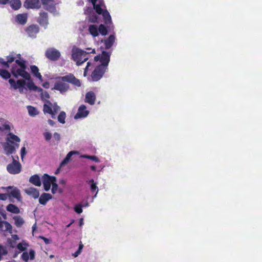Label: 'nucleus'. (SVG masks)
<instances>
[{"instance_id":"nucleus-12","label":"nucleus","mask_w":262,"mask_h":262,"mask_svg":"<svg viewBox=\"0 0 262 262\" xmlns=\"http://www.w3.org/2000/svg\"><path fill=\"white\" fill-rule=\"evenodd\" d=\"M43 8L49 12H54L56 10V3L54 0H41Z\"/></svg>"},{"instance_id":"nucleus-63","label":"nucleus","mask_w":262,"mask_h":262,"mask_svg":"<svg viewBox=\"0 0 262 262\" xmlns=\"http://www.w3.org/2000/svg\"><path fill=\"white\" fill-rule=\"evenodd\" d=\"M81 252L77 250L74 254L73 255L74 256V257H77L80 253Z\"/></svg>"},{"instance_id":"nucleus-16","label":"nucleus","mask_w":262,"mask_h":262,"mask_svg":"<svg viewBox=\"0 0 262 262\" xmlns=\"http://www.w3.org/2000/svg\"><path fill=\"white\" fill-rule=\"evenodd\" d=\"M8 191H9V189H12L8 194L9 196H12L13 198L16 199L18 201H20L21 200V194L20 192V190L16 187L13 188L12 186H8L6 188Z\"/></svg>"},{"instance_id":"nucleus-57","label":"nucleus","mask_w":262,"mask_h":262,"mask_svg":"<svg viewBox=\"0 0 262 262\" xmlns=\"http://www.w3.org/2000/svg\"><path fill=\"white\" fill-rule=\"evenodd\" d=\"M10 0H0V4L6 5L7 4H9Z\"/></svg>"},{"instance_id":"nucleus-29","label":"nucleus","mask_w":262,"mask_h":262,"mask_svg":"<svg viewBox=\"0 0 262 262\" xmlns=\"http://www.w3.org/2000/svg\"><path fill=\"white\" fill-rule=\"evenodd\" d=\"M28 81H29L27 82V83H26V85L30 90H33L37 92H42L43 91L41 88L35 85L34 83L31 81V79Z\"/></svg>"},{"instance_id":"nucleus-33","label":"nucleus","mask_w":262,"mask_h":262,"mask_svg":"<svg viewBox=\"0 0 262 262\" xmlns=\"http://www.w3.org/2000/svg\"><path fill=\"white\" fill-rule=\"evenodd\" d=\"M30 70L31 73L34 75V76L37 78L40 79L42 78L41 74L39 72V69L38 67L35 65L30 66Z\"/></svg>"},{"instance_id":"nucleus-43","label":"nucleus","mask_w":262,"mask_h":262,"mask_svg":"<svg viewBox=\"0 0 262 262\" xmlns=\"http://www.w3.org/2000/svg\"><path fill=\"white\" fill-rule=\"evenodd\" d=\"M83 207V205L82 204H77L76 205H75V206L74 207V211L78 213V214H80L82 212V208Z\"/></svg>"},{"instance_id":"nucleus-8","label":"nucleus","mask_w":262,"mask_h":262,"mask_svg":"<svg viewBox=\"0 0 262 262\" xmlns=\"http://www.w3.org/2000/svg\"><path fill=\"white\" fill-rule=\"evenodd\" d=\"M60 52L53 48L48 49L45 53L46 57L51 61H57L60 58Z\"/></svg>"},{"instance_id":"nucleus-1","label":"nucleus","mask_w":262,"mask_h":262,"mask_svg":"<svg viewBox=\"0 0 262 262\" xmlns=\"http://www.w3.org/2000/svg\"><path fill=\"white\" fill-rule=\"evenodd\" d=\"M66 82L78 87L81 86L80 81L76 78L74 74L70 73L64 76L58 77L52 89L58 91L60 93L67 92L70 89V85Z\"/></svg>"},{"instance_id":"nucleus-55","label":"nucleus","mask_w":262,"mask_h":262,"mask_svg":"<svg viewBox=\"0 0 262 262\" xmlns=\"http://www.w3.org/2000/svg\"><path fill=\"white\" fill-rule=\"evenodd\" d=\"M42 86L46 89H49L50 86V83L48 81H46L42 83Z\"/></svg>"},{"instance_id":"nucleus-26","label":"nucleus","mask_w":262,"mask_h":262,"mask_svg":"<svg viewBox=\"0 0 262 262\" xmlns=\"http://www.w3.org/2000/svg\"><path fill=\"white\" fill-rule=\"evenodd\" d=\"M29 182L36 186H40L41 185L40 178L37 174L32 176L29 179Z\"/></svg>"},{"instance_id":"nucleus-21","label":"nucleus","mask_w":262,"mask_h":262,"mask_svg":"<svg viewBox=\"0 0 262 262\" xmlns=\"http://www.w3.org/2000/svg\"><path fill=\"white\" fill-rule=\"evenodd\" d=\"M52 195L48 193H43L39 198V202L40 204L45 205L47 202L52 199Z\"/></svg>"},{"instance_id":"nucleus-38","label":"nucleus","mask_w":262,"mask_h":262,"mask_svg":"<svg viewBox=\"0 0 262 262\" xmlns=\"http://www.w3.org/2000/svg\"><path fill=\"white\" fill-rule=\"evenodd\" d=\"M66 117V113L63 111H61L58 116V121L62 124H64L65 123V119Z\"/></svg>"},{"instance_id":"nucleus-6","label":"nucleus","mask_w":262,"mask_h":262,"mask_svg":"<svg viewBox=\"0 0 262 262\" xmlns=\"http://www.w3.org/2000/svg\"><path fill=\"white\" fill-rule=\"evenodd\" d=\"M12 158H13V162L7 165V170L10 174H18L21 171V165L18 161L14 159L13 156H12Z\"/></svg>"},{"instance_id":"nucleus-49","label":"nucleus","mask_w":262,"mask_h":262,"mask_svg":"<svg viewBox=\"0 0 262 262\" xmlns=\"http://www.w3.org/2000/svg\"><path fill=\"white\" fill-rule=\"evenodd\" d=\"M0 253L3 255H6L7 253V251L5 247L0 245Z\"/></svg>"},{"instance_id":"nucleus-47","label":"nucleus","mask_w":262,"mask_h":262,"mask_svg":"<svg viewBox=\"0 0 262 262\" xmlns=\"http://www.w3.org/2000/svg\"><path fill=\"white\" fill-rule=\"evenodd\" d=\"M0 130H2V131H3V130H10V126L8 124H4L2 126H0Z\"/></svg>"},{"instance_id":"nucleus-31","label":"nucleus","mask_w":262,"mask_h":262,"mask_svg":"<svg viewBox=\"0 0 262 262\" xmlns=\"http://www.w3.org/2000/svg\"><path fill=\"white\" fill-rule=\"evenodd\" d=\"M6 209L8 211L13 213L17 214L20 212V210L19 208L16 205L12 204H10L8 205H7L6 207Z\"/></svg>"},{"instance_id":"nucleus-20","label":"nucleus","mask_w":262,"mask_h":262,"mask_svg":"<svg viewBox=\"0 0 262 262\" xmlns=\"http://www.w3.org/2000/svg\"><path fill=\"white\" fill-rule=\"evenodd\" d=\"M29 257L31 260L35 258V251L33 250H30L29 254L27 252H24L21 256V259L26 262L28 261Z\"/></svg>"},{"instance_id":"nucleus-39","label":"nucleus","mask_w":262,"mask_h":262,"mask_svg":"<svg viewBox=\"0 0 262 262\" xmlns=\"http://www.w3.org/2000/svg\"><path fill=\"white\" fill-rule=\"evenodd\" d=\"M7 138H9V139L13 142L14 141H15L16 143H19L20 141V140L18 136L11 133L8 134Z\"/></svg>"},{"instance_id":"nucleus-30","label":"nucleus","mask_w":262,"mask_h":262,"mask_svg":"<svg viewBox=\"0 0 262 262\" xmlns=\"http://www.w3.org/2000/svg\"><path fill=\"white\" fill-rule=\"evenodd\" d=\"M14 221V224L17 227H21L24 224V219L20 215H15L13 217Z\"/></svg>"},{"instance_id":"nucleus-24","label":"nucleus","mask_w":262,"mask_h":262,"mask_svg":"<svg viewBox=\"0 0 262 262\" xmlns=\"http://www.w3.org/2000/svg\"><path fill=\"white\" fill-rule=\"evenodd\" d=\"M115 40V37L114 35H111L108 38L104 39V43L105 49L107 50L111 48L113 45Z\"/></svg>"},{"instance_id":"nucleus-34","label":"nucleus","mask_w":262,"mask_h":262,"mask_svg":"<svg viewBox=\"0 0 262 262\" xmlns=\"http://www.w3.org/2000/svg\"><path fill=\"white\" fill-rule=\"evenodd\" d=\"M27 109L30 116H35L39 114L38 111L36 107L29 105L27 106Z\"/></svg>"},{"instance_id":"nucleus-22","label":"nucleus","mask_w":262,"mask_h":262,"mask_svg":"<svg viewBox=\"0 0 262 262\" xmlns=\"http://www.w3.org/2000/svg\"><path fill=\"white\" fill-rule=\"evenodd\" d=\"M16 21L17 23L24 25L27 23L28 15L26 13L17 14L15 17Z\"/></svg>"},{"instance_id":"nucleus-13","label":"nucleus","mask_w":262,"mask_h":262,"mask_svg":"<svg viewBox=\"0 0 262 262\" xmlns=\"http://www.w3.org/2000/svg\"><path fill=\"white\" fill-rule=\"evenodd\" d=\"M24 7L27 9H39L41 5L39 0H25L24 3Z\"/></svg>"},{"instance_id":"nucleus-27","label":"nucleus","mask_w":262,"mask_h":262,"mask_svg":"<svg viewBox=\"0 0 262 262\" xmlns=\"http://www.w3.org/2000/svg\"><path fill=\"white\" fill-rule=\"evenodd\" d=\"M52 105V103L48 100H46V103L43 105V111L45 114H49L52 116L53 113L52 108L51 106Z\"/></svg>"},{"instance_id":"nucleus-19","label":"nucleus","mask_w":262,"mask_h":262,"mask_svg":"<svg viewBox=\"0 0 262 262\" xmlns=\"http://www.w3.org/2000/svg\"><path fill=\"white\" fill-rule=\"evenodd\" d=\"M85 14H89V16L88 17V21L92 23H95L97 22L98 20V16L93 11V10L91 8H88L86 10L85 12Z\"/></svg>"},{"instance_id":"nucleus-7","label":"nucleus","mask_w":262,"mask_h":262,"mask_svg":"<svg viewBox=\"0 0 262 262\" xmlns=\"http://www.w3.org/2000/svg\"><path fill=\"white\" fill-rule=\"evenodd\" d=\"M106 70L101 66H96L91 75L92 81H97L100 80L103 77Z\"/></svg>"},{"instance_id":"nucleus-46","label":"nucleus","mask_w":262,"mask_h":262,"mask_svg":"<svg viewBox=\"0 0 262 262\" xmlns=\"http://www.w3.org/2000/svg\"><path fill=\"white\" fill-rule=\"evenodd\" d=\"M41 98L43 99H49L50 98V95L48 93V92L47 91H45L44 92H43V91L42 92H41Z\"/></svg>"},{"instance_id":"nucleus-28","label":"nucleus","mask_w":262,"mask_h":262,"mask_svg":"<svg viewBox=\"0 0 262 262\" xmlns=\"http://www.w3.org/2000/svg\"><path fill=\"white\" fill-rule=\"evenodd\" d=\"M9 4L13 10H17L21 7L20 0H10Z\"/></svg>"},{"instance_id":"nucleus-14","label":"nucleus","mask_w":262,"mask_h":262,"mask_svg":"<svg viewBox=\"0 0 262 262\" xmlns=\"http://www.w3.org/2000/svg\"><path fill=\"white\" fill-rule=\"evenodd\" d=\"M25 31L30 37L35 38L39 32V28L37 25H31L27 27Z\"/></svg>"},{"instance_id":"nucleus-41","label":"nucleus","mask_w":262,"mask_h":262,"mask_svg":"<svg viewBox=\"0 0 262 262\" xmlns=\"http://www.w3.org/2000/svg\"><path fill=\"white\" fill-rule=\"evenodd\" d=\"M82 157L91 160L92 161H95V162H99L100 161L98 158L95 156H90V155H84L82 156Z\"/></svg>"},{"instance_id":"nucleus-52","label":"nucleus","mask_w":262,"mask_h":262,"mask_svg":"<svg viewBox=\"0 0 262 262\" xmlns=\"http://www.w3.org/2000/svg\"><path fill=\"white\" fill-rule=\"evenodd\" d=\"M70 160H69V158H66L63 159V160L61 162L60 166L62 167L67 164L69 162Z\"/></svg>"},{"instance_id":"nucleus-25","label":"nucleus","mask_w":262,"mask_h":262,"mask_svg":"<svg viewBox=\"0 0 262 262\" xmlns=\"http://www.w3.org/2000/svg\"><path fill=\"white\" fill-rule=\"evenodd\" d=\"M25 192L29 195H31L33 198L37 199L39 196V191L35 188L30 187L26 189Z\"/></svg>"},{"instance_id":"nucleus-35","label":"nucleus","mask_w":262,"mask_h":262,"mask_svg":"<svg viewBox=\"0 0 262 262\" xmlns=\"http://www.w3.org/2000/svg\"><path fill=\"white\" fill-rule=\"evenodd\" d=\"M89 183L91 184L90 189H91V191L92 192L96 191V194L94 196V197H95L96 196L97 193L98 192V190H99L97 186V183L94 182V181L93 179H91L89 181Z\"/></svg>"},{"instance_id":"nucleus-59","label":"nucleus","mask_w":262,"mask_h":262,"mask_svg":"<svg viewBox=\"0 0 262 262\" xmlns=\"http://www.w3.org/2000/svg\"><path fill=\"white\" fill-rule=\"evenodd\" d=\"M4 221H0V230L4 231Z\"/></svg>"},{"instance_id":"nucleus-11","label":"nucleus","mask_w":262,"mask_h":262,"mask_svg":"<svg viewBox=\"0 0 262 262\" xmlns=\"http://www.w3.org/2000/svg\"><path fill=\"white\" fill-rule=\"evenodd\" d=\"M15 146H18V144L17 143L15 144L9 138H7V142L4 143L3 146L6 154H12L15 150Z\"/></svg>"},{"instance_id":"nucleus-18","label":"nucleus","mask_w":262,"mask_h":262,"mask_svg":"<svg viewBox=\"0 0 262 262\" xmlns=\"http://www.w3.org/2000/svg\"><path fill=\"white\" fill-rule=\"evenodd\" d=\"M86 107L84 105H81L78 108L77 113L74 117L75 119H78L86 117L89 114V112L86 110Z\"/></svg>"},{"instance_id":"nucleus-4","label":"nucleus","mask_w":262,"mask_h":262,"mask_svg":"<svg viewBox=\"0 0 262 262\" xmlns=\"http://www.w3.org/2000/svg\"><path fill=\"white\" fill-rule=\"evenodd\" d=\"M101 5L102 3L99 2V4L93 6V7L97 14L102 15L104 19V23L107 26V28H110V26L108 25H110L112 24L111 16L107 10L103 9L101 8Z\"/></svg>"},{"instance_id":"nucleus-32","label":"nucleus","mask_w":262,"mask_h":262,"mask_svg":"<svg viewBox=\"0 0 262 262\" xmlns=\"http://www.w3.org/2000/svg\"><path fill=\"white\" fill-rule=\"evenodd\" d=\"M89 31L93 37H96L99 35L98 28L96 25H90L89 27Z\"/></svg>"},{"instance_id":"nucleus-23","label":"nucleus","mask_w":262,"mask_h":262,"mask_svg":"<svg viewBox=\"0 0 262 262\" xmlns=\"http://www.w3.org/2000/svg\"><path fill=\"white\" fill-rule=\"evenodd\" d=\"M96 100V96L95 93L92 91L88 92L85 95V101L91 105H93L95 103Z\"/></svg>"},{"instance_id":"nucleus-62","label":"nucleus","mask_w":262,"mask_h":262,"mask_svg":"<svg viewBox=\"0 0 262 262\" xmlns=\"http://www.w3.org/2000/svg\"><path fill=\"white\" fill-rule=\"evenodd\" d=\"M91 169L94 171H96V167L95 165H92L90 167Z\"/></svg>"},{"instance_id":"nucleus-45","label":"nucleus","mask_w":262,"mask_h":262,"mask_svg":"<svg viewBox=\"0 0 262 262\" xmlns=\"http://www.w3.org/2000/svg\"><path fill=\"white\" fill-rule=\"evenodd\" d=\"M43 135L46 141H49L52 138V134L49 132H45Z\"/></svg>"},{"instance_id":"nucleus-53","label":"nucleus","mask_w":262,"mask_h":262,"mask_svg":"<svg viewBox=\"0 0 262 262\" xmlns=\"http://www.w3.org/2000/svg\"><path fill=\"white\" fill-rule=\"evenodd\" d=\"M53 137L57 141H59L60 139V136L58 133H54L53 134Z\"/></svg>"},{"instance_id":"nucleus-10","label":"nucleus","mask_w":262,"mask_h":262,"mask_svg":"<svg viewBox=\"0 0 262 262\" xmlns=\"http://www.w3.org/2000/svg\"><path fill=\"white\" fill-rule=\"evenodd\" d=\"M56 181V178L54 176H50L48 174H44L42 176V182L44 189L46 191H48L50 189L51 185Z\"/></svg>"},{"instance_id":"nucleus-44","label":"nucleus","mask_w":262,"mask_h":262,"mask_svg":"<svg viewBox=\"0 0 262 262\" xmlns=\"http://www.w3.org/2000/svg\"><path fill=\"white\" fill-rule=\"evenodd\" d=\"M28 246L26 244H23V243H19L17 245V248L20 251H24L26 249V246Z\"/></svg>"},{"instance_id":"nucleus-2","label":"nucleus","mask_w":262,"mask_h":262,"mask_svg":"<svg viewBox=\"0 0 262 262\" xmlns=\"http://www.w3.org/2000/svg\"><path fill=\"white\" fill-rule=\"evenodd\" d=\"M15 64L11 69V73L16 78L21 77L26 80L31 79L30 74L26 71L27 69L26 60H15Z\"/></svg>"},{"instance_id":"nucleus-36","label":"nucleus","mask_w":262,"mask_h":262,"mask_svg":"<svg viewBox=\"0 0 262 262\" xmlns=\"http://www.w3.org/2000/svg\"><path fill=\"white\" fill-rule=\"evenodd\" d=\"M0 76L5 79H10L11 74L7 70L0 69Z\"/></svg>"},{"instance_id":"nucleus-40","label":"nucleus","mask_w":262,"mask_h":262,"mask_svg":"<svg viewBox=\"0 0 262 262\" xmlns=\"http://www.w3.org/2000/svg\"><path fill=\"white\" fill-rule=\"evenodd\" d=\"M4 231H8L9 233H12V227L11 225L7 221H4Z\"/></svg>"},{"instance_id":"nucleus-15","label":"nucleus","mask_w":262,"mask_h":262,"mask_svg":"<svg viewBox=\"0 0 262 262\" xmlns=\"http://www.w3.org/2000/svg\"><path fill=\"white\" fill-rule=\"evenodd\" d=\"M15 57L13 53H11L8 56H6L7 61H5L3 58H0V63L6 68H9L10 64L12 63L13 61H15Z\"/></svg>"},{"instance_id":"nucleus-42","label":"nucleus","mask_w":262,"mask_h":262,"mask_svg":"<svg viewBox=\"0 0 262 262\" xmlns=\"http://www.w3.org/2000/svg\"><path fill=\"white\" fill-rule=\"evenodd\" d=\"M59 110H60V107L56 103H54L53 106V109H52L53 113L52 114V117L53 118H55V116L56 115V113L58 112V111Z\"/></svg>"},{"instance_id":"nucleus-56","label":"nucleus","mask_w":262,"mask_h":262,"mask_svg":"<svg viewBox=\"0 0 262 262\" xmlns=\"http://www.w3.org/2000/svg\"><path fill=\"white\" fill-rule=\"evenodd\" d=\"M40 238L42 239L43 240V241L45 242V243L46 244H49L50 243V239L45 237H43V236H40Z\"/></svg>"},{"instance_id":"nucleus-3","label":"nucleus","mask_w":262,"mask_h":262,"mask_svg":"<svg viewBox=\"0 0 262 262\" xmlns=\"http://www.w3.org/2000/svg\"><path fill=\"white\" fill-rule=\"evenodd\" d=\"M95 54V49H92L90 52H88L78 48H73L72 50L71 59L76 62L77 66H81L86 61L90 56V53Z\"/></svg>"},{"instance_id":"nucleus-60","label":"nucleus","mask_w":262,"mask_h":262,"mask_svg":"<svg viewBox=\"0 0 262 262\" xmlns=\"http://www.w3.org/2000/svg\"><path fill=\"white\" fill-rule=\"evenodd\" d=\"M59 184H61V185H65L66 184V181L64 179H61V180H59Z\"/></svg>"},{"instance_id":"nucleus-37","label":"nucleus","mask_w":262,"mask_h":262,"mask_svg":"<svg viewBox=\"0 0 262 262\" xmlns=\"http://www.w3.org/2000/svg\"><path fill=\"white\" fill-rule=\"evenodd\" d=\"M98 31L102 35H106L108 33L107 28L103 24L99 26Z\"/></svg>"},{"instance_id":"nucleus-17","label":"nucleus","mask_w":262,"mask_h":262,"mask_svg":"<svg viewBox=\"0 0 262 262\" xmlns=\"http://www.w3.org/2000/svg\"><path fill=\"white\" fill-rule=\"evenodd\" d=\"M37 22L41 26H47L48 24V15L45 11H41L37 18Z\"/></svg>"},{"instance_id":"nucleus-61","label":"nucleus","mask_w":262,"mask_h":262,"mask_svg":"<svg viewBox=\"0 0 262 262\" xmlns=\"http://www.w3.org/2000/svg\"><path fill=\"white\" fill-rule=\"evenodd\" d=\"M17 58L16 59L18 60H25L24 59L21 58V55L20 54H17L16 56L15 57V58Z\"/></svg>"},{"instance_id":"nucleus-5","label":"nucleus","mask_w":262,"mask_h":262,"mask_svg":"<svg viewBox=\"0 0 262 262\" xmlns=\"http://www.w3.org/2000/svg\"><path fill=\"white\" fill-rule=\"evenodd\" d=\"M111 53L103 51L101 55H98L94 57V61H99L101 63L99 66L107 69L108 63L110 61Z\"/></svg>"},{"instance_id":"nucleus-48","label":"nucleus","mask_w":262,"mask_h":262,"mask_svg":"<svg viewBox=\"0 0 262 262\" xmlns=\"http://www.w3.org/2000/svg\"><path fill=\"white\" fill-rule=\"evenodd\" d=\"M57 189L58 185L55 183V182L53 183L51 189L52 193L55 194L57 192Z\"/></svg>"},{"instance_id":"nucleus-64","label":"nucleus","mask_w":262,"mask_h":262,"mask_svg":"<svg viewBox=\"0 0 262 262\" xmlns=\"http://www.w3.org/2000/svg\"><path fill=\"white\" fill-rule=\"evenodd\" d=\"M48 122H49V123L50 125H54V121H53V120H51V119H49V120H48Z\"/></svg>"},{"instance_id":"nucleus-9","label":"nucleus","mask_w":262,"mask_h":262,"mask_svg":"<svg viewBox=\"0 0 262 262\" xmlns=\"http://www.w3.org/2000/svg\"><path fill=\"white\" fill-rule=\"evenodd\" d=\"M9 83L14 90L19 89L20 93L23 92L24 86L26 84L25 79H18L16 82L13 79H9Z\"/></svg>"},{"instance_id":"nucleus-50","label":"nucleus","mask_w":262,"mask_h":262,"mask_svg":"<svg viewBox=\"0 0 262 262\" xmlns=\"http://www.w3.org/2000/svg\"><path fill=\"white\" fill-rule=\"evenodd\" d=\"M91 65V63L90 62H87V65L86 66V67L84 68V73H83V75L84 76H86L87 75V73H88V70H89V67Z\"/></svg>"},{"instance_id":"nucleus-58","label":"nucleus","mask_w":262,"mask_h":262,"mask_svg":"<svg viewBox=\"0 0 262 262\" xmlns=\"http://www.w3.org/2000/svg\"><path fill=\"white\" fill-rule=\"evenodd\" d=\"M26 154V149L25 147H23L21 149V157L23 158L24 155Z\"/></svg>"},{"instance_id":"nucleus-51","label":"nucleus","mask_w":262,"mask_h":262,"mask_svg":"<svg viewBox=\"0 0 262 262\" xmlns=\"http://www.w3.org/2000/svg\"><path fill=\"white\" fill-rule=\"evenodd\" d=\"M8 194L7 193H0V200L5 201L7 199Z\"/></svg>"},{"instance_id":"nucleus-54","label":"nucleus","mask_w":262,"mask_h":262,"mask_svg":"<svg viewBox=\"0 0 262 262\" xmlns=\"http://www.w3.org/2000/svg\"><path fill=\"white\" fill-rule=\"evenodd\" d=\"M76 153V152L75 151H71L67 155L66 157L69 158V160H70L71 157Z\"/></svg>"}]
</instances>
